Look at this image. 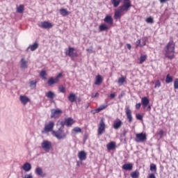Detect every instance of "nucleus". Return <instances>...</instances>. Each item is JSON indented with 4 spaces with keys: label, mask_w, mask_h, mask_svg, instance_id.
Here are the masks:
<instances>
[{
    "label": "nucleus",
    "mask_w": 178,
    "mask_h": 178,
    "mask_svg": "<svg viewBox=\"0 0 178 178\" xmlns=\"http://www.w3.org/2000/svg\"><path fill=\"white\" fill-rule=\"evenodd\" d=\"M165 51V58H168V59H173L175 58V42H173V40H170L167 44Z\"/></svg>",
    "instance_id": "nucleus-2"
},
{
    "label": "nucleus",
    "mask_w": 178,
    "mask_h": 178,
    "mask_svg": "<svg viewBox=\"0 0 178 178\" xmlns=\"http://www.w3.org/2000/svg\"><path fill=\"white\" fill-rule=\"evenodd\" d=\"M41 147L45 152H49V151L52 149V142L47 140H43L41 143Z\"/></svg>",
    "instance_id": "nucleus-4"
},
{
    "label": "nucleus",
    "mask_w": 178,
    "mask_h": 178,
    "mask_svg": "<svg viewBox=\"0 0 178 178\" xmlns=\"http://www.w3.org/2000/svg\"><path fill=\"white\" fill-rule=\"evenodd\" d=\"M55 127V123L52 121L49 122V123L45 124L44 130L42 131V134H47V133H49V131H52L54 130V127Z\"/></svg>",
    "instance_id": "nucleus-5"
},
{
    "label": "nucleus",
    "mask_w": 178,
    "mask_h": 178,
    "mask_svg": "<svg viewBox=\"0 0 178 178\" xmlns=\"http://www.w3.org/2000/svg\"><path fill=\"white\" fill-rule=\"evenodd\" d=\"M106 147L107 149L111 151V149H115V148H116V145L115 144V143L111 142L108 144H107Z\"/></svg>",
    "instance_id": "nucleus-27"
},
{
    "label": "nucleus",
    "mask_w": 178,
    "mask_h": 178,
    "mask_svg": "<svg viewBox=\"0 0 178 178\" xmlns=\"http://www.w3.org/2000/svg\"><path fill=\"white\" fill-rule=\"evenodd\" d=\"M125 113H126L128 122H129V123H131V122H133V116H131V110H130L129 107H127L125 109Z\"/></svg>",
    "instance_id": "nucleus-14"
},
{
    "label": "nucleus",
    "mask_w": 178,
    "mask_h": 178,
    "mask_svg": "<svg viewBox=\"0 0 178 178\" xmlns=\"http://www.w3.org/2000/svg\"><path fill=\"white\" fill-rule=\"evenodd\" d=\"M99 95V93L96 92L95 95L94 93L92 94V98H97Z\"/></svg>",
    "instance_id": "nucleus-49"
},
{
    "label": "nucleus",
    "mask_w": 178,
    "mask_h": 178,
    "mask_svg": "<svg viewBox=\"0 0 178 178\" xmlns=\"http://www.w3.org/2000/svg\"><path fill=\"white\" fill-rule=\"evenodd\" d=\"M148 178H156V177H155V175H154V174H149V177H148Z\"/></svg>",
    "instance_id": "nucleus-54"
},
{
    "label": "nucleus",
    "mask_w": 178,
    "mask_h": 178,
    "mask_svg": "<svg viewBox=\"0 0 178 178\" xmlns=\"http://www.w3.org/2000/svg\"><path fill=\"white\" fill-rule=\"evenodd\" d=\"M73 131H74L75 133H81V128L79 127H74L72 129V134H73Z\"/></svg>",
    "instance_id": "nucleus-38"
},
{
    "label": "nucleus",
    "mask_w": 178,
    "mask_h": 178,
    "mask_svg": "<svg viewBox=\"0 0 178 178\" xmlns=\"http://www.w3.org/2000/svg\"><path fill=\"white\" fill-rule=\"evenodd\" d=\"M126 82V77L122 76L121 77H120L118 79V84H123V83H125Z\"/></svg>",
    "instance_id": "nucleus-35"
},
{
    "label": "nucleus",
    "mask_w": 178,
    "mask_h": 178,
    "mask_svg": "<svg viewBox=\"0 0 178 178\" xmlns=\"http://www.w3.org/2000/svg\"><path fill=\"white\" fill-rule=\"evenodd\" d=\"M136 118L138 120H143V115H141V114H138V115H136Z\"/></svg>",
    "instance_id": "nucleus-47"
},
{
    "label": "nucleus",
    "mask_w": 178,
    "mask_h": 178,
    "mask_svg": "<svg viewBox=\"0 0 178 178\" xmlns=\"http://www.w3.org/2000/svg\"><path fill=\"white\" fill-rule=\"evenodd\" d=\"M174 88L178 90V79H176L174 81Z\"/></svg>",
    "instance_id": "nucleus-40"
},
{
    "label": "nucleus",
    "mask_w": 178,
    "mask_h": 178,
    "mask_svg": "<svg viewBox=\"0 0 178 178\" xmlns=\"http://www.w3.org/2000/svg\"><path fill=\"white\" fill-rule=\"evenodd\" d=\"M122 124H123V122H122V120H118L114 122L113 124V129H115V130H119V128L122 127Z\"/></svg>",
    "instance_id": "nucleus-17"
},
{
    "label": "nucleus",
    "mask_w": 178,
    "mask_h": 178,
    "mask_svg": "<svg viewBox=\"0 0 178 178\" xmlns=\"http://www.w3.org/2000/svg\"><path fill=\"white\" fill-rule=\"evenodd\" d=\"M62 110L59 108L56 109H52L51 110V118H59L60 114L62 113Z\"/></svg>",
    "instance_id": "nucleus-12"
},
{
    "label": "nucleus",
    "mask_w": 178,
    "mask_h": 178,
    "mask_svg": "<svg viewBox=\"0 0 178 178\" xmlns=\"http://www.w3.org/2000/svg\"><path fill=\"white\" fill-rule=\"evenodd\" d=\"M146 22H147V23H150L151 24H152V23H154V19H153L152 17H147V18L146 19Z\"/></svg>",
    "instance_id": "nucleus-41"
},
{
    "label": "nucleus",
    "mask_w": 178,
    "mask_h": 178,
    "mask_svg": "<svg viewBox=\"0 0 178 178\" xmlns=\"http://www.w3.org/2000/svg\"><path fill=\"white\" fill-rule=\"evenodd\" d=\"M45 74H47V72L44 70L41 71L40 73V76L42 79H45Z\"/></svg>",
    "instance_id": "nucleus-43"
},
{
    "label": "nucleus",
    "mask_w": 178,
    "mask_h": 178,
    "mask_svg": "<svg viewBox=\"0 0 178 178\" xmlns=\"http://www.w3.org/2000/svg\"><path fill=\"white\" fill-rule=\"evenodd\" d=\"M122 169L124 170H133V164L125 163L122 165Z\"/></svg>",
    "instance_id": "nucleus-23"
},
{
    "label": "nucleus",
    "mask_w": 178,
    "mask_h": 178,
    "mask_svg": "<svg viewBox=\"0 0 178 178\" xmlns=\"http://www.w3.org/2000/svg\"><path fill=\"white\" fill-rule=\"evenodd\" d=\"M23 178H33V174L30 173V174L25 175Z\"/></svg>",
    "instance_id": "nucleus-46"
},
{
    "label": "nucleus",
    "mask_w": 178,
    "mask_h": 178,
    "mask_svg": "<svg viewBox=\"0 0 178 178\" xmlns=\"http://www.w3.org/2000/svg\"><path fill=\"white\" fill-rule=\"evenodd\" d=\"M127 47L128 49H131V44H127Z\"/></svg>",
    "instance_id": "nucleus-56"
},
{
    "label": "nucleus",
    "mask_w": 178,
    "mask_h": 178,
    "mask_svg": "<svg viewBox=\"0 0 178 178\" xmlns=\"http://www.w3.org/2000/svg\"><path fill=\"white\" fill-rule=\"evenodd\" d=\"M150 170L151 172H154V173H156V165L154 163L150 164Z\"/></svg>",
    "instance_id": "nucleus-37"
},
{
    "label": "nucleus",
    "mask_w": 178,
    "mask_h": 178,
    "mask_svg": "<svg viewBox=\"0 0 178 178\" xmlns=\"http://www.w3.org/2000/svg\"><path fill=\"white\" fill-rule=\"evenodd\" d=\"M147 111H151V106H148V107H147Z\"/></svg>",
    "instance_id": "nucleus-57"
},
{
    "label": "nucleus",
    "mask_w": 178,
    "mask_h": 178,
    "mask_svg": "<svg viewBox=\"0 0 178 178\" xmlns=\"http://www.w3.org/2000/svg\"><path fill=\"white\" fill-rule=\"evenodd\" d=\"M24 11V6L20 5L19 7L17 8V13H23Z\"/></svg>",
    "instance_id": "nucleus-33"
},
{
    "label": "nucleus",
    "mask_w": 178,
    "mask_h": 178,
    "mask_svg": "<svg viewBox=\"0 0 178 178\" xmlns=\"http://www.w3.org/2000/svg\"><path fill=\"white\" fill-rule=\"evenodd\" d=\"M122 0H111V3L113 6V8H118L120 5Z\"/></svg>",
    "instance_id": "nucleus-29"
},
{
    "label": "nucleus",
    "mask_w": 178,
    "mask_h": 178,
    "mask_svg": "<svg viewBox=\"0 0 178 178\" xmlns=\"http://www.w3.org/2000/svg\"><path fill=\"white\" fill-rule=\"evenodd\" d=\"M106 108H108V104H102L95 110V112L96 113H99L101 111H104V109H106Z\"/></svg>",
    "instance_id": "nucleus-24"
},
{
    "label": "nucleus",
    "mask_w": 178,
    "mask_h": 178,
    "mask_svg": "<svg viewBox=\"0 0 178 178\" xmlns=\"http://www.w3.org/2000/svg\"><path fill=\"white\" fill-rule=\"evenodd\" d=\"M101 83H102V76H101V75H97L96 76V81L95 82V84L96 86H99V84H101Z\"/></svg>",
    "instance_id": "nucleus-28"
},
{
    "label": "nucleus",
    "mask_w": 178,
    "mask_h": 178,
    "mask_svg": "<svg viewBox=\"0 0 178 178\" xmlns=\"http://www.w3.org/2000/svg\"><path fill=\"white\" fill-rule=\"evenodd\" d=\"M76 99H77V97H76V95L74 93H71L70 94L69 97H68V100L70 101V102H75Z\"/></svg>",
    "instance_id": "nucleus-26"
},
{
    "label": "nucleus",
    "mask_w": 178,
    "mask_h": 178,
    "mask_svg": "<svg viewBox=\"0 0 178 178\" xmlns=\"http://www.w3.org/2000/svg\"><path fill=\"white\" fill-rule=\"evenodd\" d=\"M60 13L62 15V16H67L69 15V12L67 11L66 9L62 8L60 10Z\"/></svg>",
    "instance_id": "nucleus-34"
},
{
    "label": "nucleus",
    "mask_w": 178,
    "mask_h": 178,
    "mask_svg": "<svg viewBox=\"0 0 178 178\" xmlns=\"http://www.w3.org/2000/svg\"><path fill=\"white\" fill-rule=\"evenodd\" d=\"M35 173L37 175V176H40L41 177H45V176H47V174L44 173L41 167L36 168L35 170Z\"/></svg>",
    "instance_id": "nucleus-15"
},
{
    "label": "nucleus",
    "mask_w": 178,
    "mask_h": 178,
    "mask_svg": "<svg viewBox=\"0 0 178 178\" xmlns=\"http://www.w3.org/2000/svg\"><path fill=\"white\" fill-rule=\"evenodd\" d=\"M141 104L143 106V108H147L148 106V104H149V99L147 98V97H143L141 99Z\"/></svg>",
    "instance_id": "nucleus-20"
},
{
    "label": "nucleus",
    "mask_w": 178,
    "mask_h": 178,
    "mask_svg": "<svg viewBox=\"0 0 178 178\" xmlns=\"http://www.w3.org/2000/svg\"><path fill=\"white\" fill-rule=\"evenodd\" d=\"M60 126H63V127H65V126H67V127H70L72 124H74V120L72 118H68L65 120V121L60 122Z\"/></svg>",
    "instance_id": "nucleus-8"
},
{
    "label": "nucleus",
    "mask_w": 178,
    "mask_h": 178,
    "mask_svg": "<svg viewBox=\"0 0 178 178\" xmlns=\"http://www.w3.org/2000/svg\"><path fill=\"white\" fill-rule=\"evenodd\" d=\"M104 22L111 26L113 24V19H112V17L110 15L106 16L105 18L104 19Z\"/></svg>",
    "instance_id": "nucleus-21"
},
{
    "label": "nucleus",
    "mask_w": 178,
    "mask_h": 178,
    "mask_svg": "<svg viewBox=\"0 0 178 178\" xmlns=\"http://www.w3.org/2000/svg\"><path fill=\"white\" fill-rule=\"evenodd\" d=\"M58 90H59L60 92H63V94H65L66 92V90L65 89V87H63V86H60L58 88Z\"/></svg>",
    "instance_id": "nucleus-44"
},
{
    "label": "nucleus",
    "mask_w": 178,
    "mask_h": 178,
    "mask_svg": "<svg viewBox=\"0 0 178 178\" xmlns=\"http://www.w3.org/2000/svg\"><path fill=\"white\" fill-rule=\"evenodd\" d=\"M135 141L136 143H144V141H147V134L143 132L136 134Z\"/></svg>",
    "instance_id": "nucleus-7"
},
{
    "label": "nucleus",
    "mask_w": 178,
    "mask_h": 178,
    "mask_svg": "<svg viewBox=\"0 0 178 178\" xmlns=\"http://www.w3.org/2000/svg\"><path fill=\"white\" fill-rule=\"evenodd\" d=\"M66 56H70V58H74L77 56V53H74V48L70 47L66 51H65Z\"/></svg>",
    "instance_id": "nucleus-11"
},
{
    "label": "nucleus",
    "mask_w": 178,
    "mask_h": 178,
    "mask_svg": "<svg viewBox=\"0 0 178 178\" xmlns=\"http://www.w3.org/2000/svg\"><path fill=\"white\" fill-rule=\"evenodd\" d=\"M159 87H161V81L160 80H157L155 83V88H159Z\"/></svg>",
    "instance_id": "nucleus-42"
},
{
    "label": "nucleus",
    "mask_w": 178,
    "mask_h": 178,
    "mask_svg": "<svg viewBox=\"0 0 178 178\" xmlns=\"http://www.w3.org/2000/svg\"><path fill=\"white\" fill-rule=\"evenodd\" d=\"M121 1H123V3L115 11L114 19H120L124 15V12H129L131 8V1L130 0Z\"/></svg>",
    "instance_id": "nucleus-1"
},
{
    "label": "nucleus",
    "mask_w": 178,
    "mask_h": 178,
    "mask_svg": "<svg viewBox=\"0 0 178 178\" xmlns=\"http://www.w3.org/2000/svg\"><path fill=\"white\" fill-rule=\"evenodd\" d=\"M78 158L81 161H86V159H87V153L84 151L79 152Z\"/></svg>",
    "instance_id": "nucleus-18"
},
{
    "label": "nucleus",
    "mask_w": 178,
    "mask_h": 178,
    "mask_svg": "<svg viewBox=\"0 0 178 178\" xmlns=\"http://www.w3.org/2000/svg\"><path fill=\"white\" fill-rule=\"evenodd\" d=\"M145 60H147V56L142 54L139 59V63L140 65H143V63H144V62H145Z\"/></svg>",
    "instance_id": "nucleus-31"
},
{
    "label": "nucleus",
    "mask_w": 178,
    "mask_h": 178,
    "mask_svg": "<svg viewBox=\"0 0 178 178\" xmlns=\"http://www.w3.org/2000/svg\"><path fill=\"white\" fill-rule=\"evenodd\" d=\"M140 41H141L140 44V47L146 45L147 42H145V39H142V40H140Z\"/></svg>",
    "instance_id": "nucleus-45"
},
{
    "label": "nucleus",
    "mask_w": 178,
    "mask_h": 178,
    "mask_svg": "<svg viewBox=\"0 0 178 178\" xmlns=\"http://www.w3.org/2000/svg\"><path fill=\"white\" fill-rule=\"evenodd\" d=\"M172 81H173V77L170 76L169 74H167L165 78V83L167 84H169V83H172Z\"/></svg>",
    "instance_id": "nucleus-32"
},
{
    "label": "nucleus",
    "mask_w": 178,
    "mask_h": 178,
    "mask_svg": "<svg viewBox=\"0 0 178 178\" xmlns=\"http://www.w3.org/2000/svg\"><path fill=\"white\" fill-rule=\"evenodd\" d=\"M29 61L22 58L20 61L21 69H27V67H29V65H27Z\"/></svg>",
    "instance_id": "nucleus-19"
},
{
    "label": "nucleus",
    "mask_w": 178,
    "mask_h": 178,
    "mask_svg": "<svg viewBox=\"0 0 178 178\" xmlns=\"http://www.w3.org/2000/svg\"><path fill=\"white\" fill-rule=\"evenodd\" d=\"M104 133H105V122L104 121V118H102L99 123L97 135L102 136Z\"/></svg>",
    "instance_id": "nucleus-9"
},
{
    "label": "nucleus",
    "mask_w": 178,
    "mask_h": 178,
    "mask_svg": "<svg viewBox=\"0 0 178 178\" xmlns=\"http://www.w3.org/2000/svg\"><path fill=\"white\" fill-rule=\"evenodd\" d=\"M138 176H140V172L137 171L131 173V177L132 178H138Z\"/></svg>",
    "instance_id": "nucleus-36"
},
{
    "label": "nucleus",
    "mask_w": 178,
    "mask_h": 178,
    "mask_svg": "<svg viewBox=\"0 0 178 178\" xmlns=\"http://www.w3.org/2000/svg\"><path fill=\"white\" fill-rule=\"evenodd\" d=\"M63 130H65V127L60 125V127L58 128L57 131H52L51 134L54 137H56L57 140H64V138H66L67 136L68 132H63Z\"/></svg>",
    "instance_id": "nucleus-3"
},
{
    "label": "nucleus",
    "mask_w": 178,
    "mask_h": 178,
    "mask_svg": "<svg viewBox=\"0 0 178 178\" xmlns=\"http://www.w3.org/2000/svg\"><path fill=\"white\" fill-rule=\"evenodd\" d=\"M22 169L24 172H30L31 170V164L30 163H25L22 166Z\"/></svg>",
    "instance_id": "nucleus-22"
},
{
    "label": "nucleus",
    "mask_w": 178,
    "mask_h": 178,
    "mask_svg": "<svg viewBox=\"0 0 178 178\" xmlns=\"http://www.w3.org/2000/svg\"><path fill=\"white\" fill-rule=\"evenodd\" d=\"M136 47H140L141 45V40H138L136 42Z\"/></svg>",
    "instance_id": "nucleus-48"
},
{
    "label": "nucleus",
    "mask_w": 178,
    "mask_h": 178,
    "mask_svg": "<svg viewBox=\"0 0 178 178\" xmlns=\"http://www.w3.org/2000/svg\"><path fill=\"white\" fill-rule=\"evenodd\" d=\"M141 108V103H138L136 104V109H140Z\"/></svg>",
    "instance_id": "nucleus-50"
},
{
    "label": "nucleus",
    "mask_w": 178,
    "mask_h": 178,
    "mask_svg": "<svg viewBox=\"0 0 178 178\" xmlns=\"http://www.w3.org/2000/svg\"><path fill=\"white\" fill-rule=\"evenodd\" d=\"M159 134L160 135V138H162L163 137V130H160Z\"/></svg>",
    "instance_id": "nucleus-51"
},
{
    "label": "nucleus",
    "mask_w": 178,
    "mask_h": 178,
    "mask_svg": "<svg viewBox=\"0 0 178 178\" xmlns=\"http://www.w3.org/2000/svg\"><path fill=\"white\" fill-rule=\"evenodd\" d=\"M36 86H37V81H32L30 82V87H31V88H35Z\"/></svg>",
    "instance_id": "nucleus-39"
},
{
    "label": "nucleus",
    "mask_w": 178,
    "mask_h": 178,
    "mask_svg": "<svg viewBox=\"0 0 178 178\" xmlns=\"http://www.w3.org/2000/svg\"><path fill=\"white\" fill-rule=\"evenodd\" d=\"M39 44L38 42H35L33 44H30L26 49V51H28L29 49L33 52L34 51H36L38 49Z\"/></svg>",
    "instance_id": "nucleus-16"
},
{
    "label": "nucleus",
    "mask_w": 178,
    "mask_h": 178,
    "mask_svg": "<svg viewBox=\"0 0 178 178\" xmlns=\"http://www.w3.org/2000/svg\"><path fill=\"white\" fill-rule=\"evenodd\" d=\"M86 51L89 52V54H92V49H87Z\"/></svg>",
    "instance_id": "nucleus-55"
},
{
    "label": "nucleus",
    "mask_w": 178,
    "mask_h": 178,
    "mask_svg": "<svg viewBox=\"0 0 178 178\" xmlns=\"http://www.w3.org/2000/svg\"><path fill=\"white\" fill-rule=\"evenodd\" d=\"M40 27H41V29L49 30V29H52V27H54V25L52 24V23L49 22L44 21V22H42L40 24Z\"/></svg>",
    "instance_id": "nucleus-10"
},
{
    "label": "nucleus",
    "mask_w": 178,
    "mask_h": 178,
    "mask_svg": "<svg viewBox=\"0 0 178 178\" xmlns=\"http://www.w3.org/2000/svg\"><path fill=\"white\" fill-rule=\"evenodd\" d=\"M170 0H159L160 3H165V2H169Z\"/></svg>",
    "instance_id": "nucleus-53"
},
{
    "label": "nucleus",
    "mask_w": 178,
    "mask_h": 178,
    "mask_svg": "<svg viewBox=\"0 0 178 178\" xmlns=\"http://www.w3.org/2000/svg\"><path fill=\"white\" fill-rule=\"evenodd\" d=\"M19 101L22 102L23 105H27L29 102H30V98L26 95H20Z\"/></svg>",
    "instance_id": "nucleus-13"
},
{
    "label": "nucleus",
    "mask_w": 178,
    "mask_h": 178,
    "mask_svg": "<svg viewBox=\"0 0 178 178\" xmlns=\"http://www.w3.org/2000/svg\"><path fill=\"white\" fill-rule=\"evenodd\" d=\"M63 76V74H62V72H60L55 78H50L47 81V84L49 86H54V84H58V83H59L60 77H62Z\"/></svg>",
    "instance_id": "nucleus-6"
},
{
    "label": "nucleus",
    "mask_w": 178,
    "mask_h": 178,
    "mask_svg": "<svg viewBox=\"0 0 178 178\" xmlns=\"http://www.w3.org/2000/svg\"><path fill=\"white\" fill-rule=\"evenodd\" d=\"M116 97V94L115 93H111L110 95V97L111 98V99H113V98H115Z\"/></svg>",
    "instance_id": "nucleus-52"
},
{
    "label": "nucleus",
    "mask_w": 178,
    "mask_h": 178,
    "mask_svg": "<svg viewBox=\"0 0 178 178\" xmlns=\"http://www.w3.org/2000/svg\"><path fill=\"white\" fill-rule=\"evenodd\" d=\"M99 31H106L109 30V26H106V24H102L99 26Z\"/></svg>",
    "instance_id": "nucleus-25"
},
{
    "label": "nucleus",
    "mask_w": 178,
    "mask_h": 178,
    "mask_svg": "<svg viewBox=\"0 0 178 178\" xmlns=\"http://www.w3.org/2000/svg\"><path fill=\"white\" fill-rule=\"evenodd\" d=\"M46 97L50 99H54L55 98V93L52 91H49L46 93Z\"/></svg>",
    "instance_id": "nucleus-30"
}]
</instances>
